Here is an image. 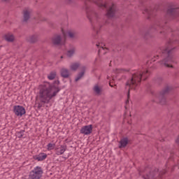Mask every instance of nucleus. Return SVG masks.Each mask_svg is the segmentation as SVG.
<instances>
[{"label":"nucleus","mask_w":179,"mask_h":179,"mask_svg":"<svg viewBox=\"0 0 179 179\" xmlns=\"http://www.w3.org/2000/svg\"><path fill=\"white\" fill-rule=\"evenodd\" d=\"M68 36L70 38H75V34L72 31H69Z\"/></svg>","instance_id":"obj_31"},{"label":"nucleus","mask_w":179,"mask_h":179,"mask_svg":"<svg viewBox=\"0 0 179 179\" xmlns=\"http://www.w3.org/2000/svg\"><path fill=\"white\" fill-rule=\"evenodd\" d=\"M117 73L120 72H129L130 69H116Z\"/></svg>","instance_id":"obj_30"},{"label":"nucleus","mask_w":179,"mask_h":179,"mask_svg":"<svg viewBox=\"0 0 179 179\" xmlns=\"http://www.w3.org/2000/svg\"><path fill=\"white\" fill-rule=\"evenodd\" d=\"M24 132L25 130H21L20 131H17L15 133L16 136H17V138H23V135H24Z\"/></svg>","instance_id":"obj_27"},{"label":"nucleus","mask_w":179,"mask_h":179,"mask_svg":"<svg viewBox=\"0 0 179 179\" xmlns=\"http://www.w3.org/2000/svg\"><path fill=\"white\" fill-rule=\"evenodd\" d=\"M33 159L38 162H43V160H45V159H47V154L41 152L39 155H34Z\"/></svg>","instance_id":"obj_15"},{"label":"nucleus","mask_w":179,"mask_h":179,"mask_svg":"<svg viewBox=\"0 0 179 179\" xmlns=\"http://www.w3.org/2000/svg\"><path fill=\"white\" fill-rule=\"evenodd\" d=\"M65 85H64L63 87H60L61 89H64Z\"/></svg>","instance_id":"obj_38"},{"label":"nucleus","mask_w":179,"mask_h":179,"mask_svg":"<svg viewBox=\"0 0 179 179\" xmlns=\"http://www.w3.org/2000/svg\"><path fill=\"white\" fill-rule=\"evenodd\" d=\"M92 132H93V124L83 126L80 130V134L83 135H90Z\"/></svg>","instance_id":"obj_12"},{"label":"nucleus","mask_w":179,"mask_h":179,"mask_svg":"<svg viewBox=\"0 0 179 179\" xmlns=\"http://www.w3.org/2000/svg\"><path fill=\"white\" fill-rule=\"evenodd\" d=\"M75 48H73L72 49L68 50L67 57H69V58H72V57H73V55L75 54Z\"/></svg>","instance_id":"obj_26"},{"label":"nucleus","mask_w":179,"mask_h":179,"mask_svg":"<svg viewBox=\"0 0 179 179\" xmlns=\"http://www.w3.org/2000/svg\"><path fill=\"white\" fill-rule=\"evenodd\" d=\"M139 173H145V176H143L144 179H156L159 174V169L150 165L146 166L144 170L140 171Z\"/></svg>","instance_id":"obj_5"},{"label":"nucleus","mask_w":179,"mask_h":179,"mask_svg":"<svg viewBox=\"0 0 179 179\" xmlns=\"http://www.w3.org/2000/svg\"><path fill=\"white\" fill-rule=\"evenodd\" d=\"M60 83H61V82L59 81V80H55L53 82V83H52L50 85H55H55H57L56 86H59Z\"/></svg>","instance_id":"obj_33"},{"label":"nucleus","mask_w":179,"mask_h":179,"mask_svg":"<svg viewBox=\"0 0 179 179\" xmlns=\"http://www.w3.org/2000/svg\"><path fill=\"white\" fill-rule=\"evenodd\" d=\"M140 6H144V10H143V15H147V19L150 20L152 17L156 16V12H157L158 8L149 7L145 0H141Z\"/></svg>","instance_id":"obj_6"},{"label":"nucleus","mask_w":179,"mask_h":179,"mask_svg":"<svg viewBox=\"0 0 179 179\" xmlns=\"http://www.w3.org/2000/svg\"><path fill=\"white\" fill-rule=\"evenodd\" d=\"M114 86H115V87H116V86H117V85H115Z\"/></svg>","instance_id":"obj_45"},{"label":"nucleus","mask_w":179,"mask_h":179,"mask_svg":"<svg viewBox=\"0 0 179 179\" xmlns=\"http://www.w3.org/2000/svg\"><path fill=\"white\" fill-rule=\"evenodd\" d=\"M109 86H110V87H114V85H111V83H109Z\"/></svg>","instance_id":"obj_37"},{"label":"nucleus","mask_w":179,"mask_h":179,"mask_svg":"<svg viewBox=\"0 0 179 179\" xmlns=\"http://www.w3.org/2000/svg\"><path fill=\"white\" fill-rule=\"evenodd\" d=\"M79 66H80V64H79V63H73V64H72L71 65L70 69L71 71H78V69L79 68Z\"/></svg>","instance_id":"obj_24"},{"label":"nucleus","mask_w":179,"mask_h":179,"mask_svg":"<svg viewBox=\"0 0 179 179\" xmlns=\"http://www.w3.org/2000/svg\"><path fill=\"white\" fill-rule=\"evenodd\" d=\"M162 82H163V78H157L156 83H157V85H162Z\"/></svg>","instance_id":"obj_32"},{"label":"nucleus","mask_w":179,"mask_h":179,"mask_svg":"<svg viewBox=\"0 0 179 179\" xmlns=\"http://www.w3.org/2000/svg\"><path fill=\"white\" fill-rule=\"evenodd\" d=\"M176 143H178V144H179V136H178V138H177V140H176Z\"/></svg>","instance_id":"obj_36"},{"label":"nucleus","mask_w":179,"mask_h":179,"mask_svg":"<svg viewBox=\"0 0 179 179\" xmlns=\"http://www.w3.org/2000/svg\"><path fill=\"white\" fill-rule=\"evenodd\" d=\"M174 44H179L178 39L170 38L166 43L165 48H161L159 49V54L164 59L159 62L160 65H164L166 68H173V62H174V50L176 47Z\"/></svg>","instance_id":"obj_1"},{"label":"nucleus","mask_w":179,"mask_h":179,"mask_svg":"<svg viewBox=\"0 0 179 179\" xmlns=\"http://www.w3.org/2000/svg\"><path fill=\"white\" fill-rule=\"evenodd\" d=\"M155 58H159V55L155 56Z\"/></svg>","instance_id":"obj_39"},{"label":"nucleus","mask_w":179,"mask_h":179,"mask_svg":"<svg viewBox=\"0 0 179 179\" xmlns=\"http://www.w3.org/2000/svg\"><path fill=\"white\" fill-rule=\"evenodd\" d=\"M61 41H62L61 35H57L52 38V43L54 44V45H61Z\"/></svg>","instance_id":"obj_16"},{"label":"nucleus","mask_w":179,"mask_h":179,"mask_svg":"<svg viewBox=\"0 0 179 179\" xmlns=\"http://www.w3.org/2000/svg\"><path fill=\"white\" fill-rule=\"evenodd\" d=\"M4 39L6 41H8V43H13L15 41V36L13 34H6Z\"/></svg>","instance_id":"obj_21"},{"label":"nucleus","mask_w":179,"mask_h":179,"mask_svg":"<svg viewBox=\"0 0 179 179\" xmlns=\"http://www.w3.org/2000/svg\"><path fill=\"white\" fill-rule=\"evenodd\" d=\"M57 76V72L56 71H51L49 75L48 76V79L49 80H54L55 79V77Z\"/></svg>","instance_id":"obj_25"},{"label":"nucleus","mask_w":179,"mask_h":179,"mask_svg":"<svg viewBox=\"0 0 179 179\" xmlns=\"http://www.w3.org/2000/svg\"><path fill=\"white\" fill-rule=\"evenodd\" d=\"M38 41V36L36 34L29 36L27 38V41H28V43H29L30 44H34L37 43Z\"/></svg>","instance_id":"obj_18"},{"label":"nucleus","mask_w":179,"mask_h":179,"mask_svg":"<svg viewBox=\"0 0 179 179\" xmlns=\"http://www.w3.org/2000/svg\"><path fill=\"white\" fill-rule=\"evenodd\" d=\"M60 75L64 79H68L71 74H69V70L68 69L63 68L60 70Z\"/></svg>","instance_id":"obj_17"},{"label":"nucleus","mask_w":179,"mask_h":179,"mask_svg":"<svg viewBox=\"0 0 179 179\" xmlns=\"http://www.w3.org/2000/svg\"><path fill=\"white\" fill-rule=\"evenodd\" d=\"M126 103H129V101L127 100V101H126Z\"/></svg>","instance_id":"obj_40"},{"label":"nucleus","mask_w":179,"mask_h":179,"mask_svg":"<svg viewBox=\"0 0 179 179\" xmlns=\"http://www.w3.org/2000/svg\"><path fill=\"white\" fill-rule=\"evenodd\" d=\"M86 73V67L83 66L81 72L78 73L77 77L75 78V82H79L83 76H85V73Z\"/></svg>","instance_id":"obj_19"},{"label":"nucleus","mask_w":179,"mask_h":179,"mask_svg":"<svg viewBox=\"0 0 179 179\" xmlns=\"http://www.w3.org/2000/svg\"><path fill=\"white\" fill-rule=\"evenodd\" d=\"M48 150H52L54 149V148H55V144H52L51 143L48 144Z\"/></svg>","instance_id":"obj_29"},{"label":"nucleus","mask_w":179,"mask_h":179,"mask_svg":"<svg viewBox=\"0 0 179 179\" xmlns=\"http://www.w3.org/2000/svg\"><path fill=\"white\" fill-rule=\"evenodd\" d=\"M88 1L94 2V3H96V5H97V6H99V8H102L103 9H107V3H103L101 0H86V1H85V4L87 11L89 10V6H87ZM64 3H66V5H71V3H73V0H64Z\"/></svg>","instance_id":"obj_8"},{"label":"nucleus","mask_w":179,"mask_h":179,"mask_svg":"<svg viewBox=\"0 0 179 179\" xmlns=\"http://www.w3.org/2000/svg\"><path fill=\"white\" fill-rule=\"evenodd\" d=\"M148 73H149V71L148 70H146L145 71L134 73L132 74L131 78L127 81L126 86H129V87L127 92L128 100H129V97H131V89L136 90V87L141 85V82H142V79L143 80H146V79H148Z\"/></svg>","instance_id":"obj_3"},{"label":"nucleus","mask_w":179,"mask_h":179,"mask_svg":"<svg viewBox=\"0 0 179 179\" xmlns=\"http://www.w3.org/2000/svg\"><path fill=\"white\" fill-rule=\"evenodd\" d=\"M94 92H95L96 94H100V93H101V88L99 87V85H95L94 87Z\"/></svg>","instance_id":"obj_28"},{"label":"nucleus","mask_w":179,"mask_h":179,"mask_svg":"<svg viewBox=\"0 0 179 179\" xmlns=\"http://www.w3.org/2000/svg\"><path fill=\"white\" fill-rule=\"evenodd\" d=\"M129 143V140L127 137H124L122 138L119 142V149H124V148H127V145Z\"/></svg>","instance_id":"obj_14"},{"label":"nucleus","mask_w":179,"mask_h":179,"mask_svg":"<svg viewBox=\"0 0 179 179\" xmlns=\"http://www.w3.org/2000/svg\"><path fill=\"white\" fill-rule=\"evenodd\" d=\"M116 12L117 7L115 4H112L109 9L107 10L106 16H108V17H114Z\"/></svg>","instance_id":"obj_13"},{"label":"nucleus","mask_w":179,"mask_h":179,"mask_svg":"<svg viewBox=\"0 0 179 179\" xmlns=\"http://www.w3.org/2000/svg\"><path fill=\"white\" fill-rule=\"evenodd\" d=\"M152 61H153V62H155V60H152Z\"/></svg>","instance_id":"obj_44"},{"label":"nucleus","mask_w":179,"mask_h":179,"mask_svg":"<svg viewBox=\"0 0 179 179\" xmlns=\"http://www.w3.org/2000/svg\"><path fill=\"white\" fill-rule=\"evenodd\" d=\"M64 160H66V159H68L69 157V155L65 156V157H62Z\"/></svg>","instance_id":"obj_35"},{"label":"nucleus","mask_w":179,"mask_h":179,"mask_svg":"<svg viewBox=\"0 0 179 179\" xmlns=\"http://www.w3.org/2000/svg\"><path fill=\"white\" fill-rule=\"evenodd\" d=\"M87 17L90 20V22L92 23V22H93V17H94L95 19H99V14H97V13H92V15H90V14L87 13Z\"/></svg>","instance_id":"obj_23"},{"label":"nucleus","mask_w":179,"mask_h":179,"mask_svg":"<svg viewBox=\"0 0 179 179\" xmlns=\"http://www.w3.org/2000/svg\"><path fill=\"white\" fill-rule=\"evenodd\" d=\"M59 92H61V87L59 86L51 85L49 82H44L39 85V101L44 104H48Z\"/></svg>","instance_id":"obj_2"},{"label":"nucleus","mask_w":179,"mask_h":179,"mask_svg":"<svg viewBox=\"0 0 179 179\" xmlns=\"http://www.w3.org/2000/svg\"><path fill=\"white\" fill-rule=\"evenodd\" d=\"M166 17L168 18L169 20H173L174 19H179V8H176L173 5V3H170L168 6Z\"/></svg>","instance_id":"obj_7"},{"label":"nucleus","mask_w":179,"mask_h":179,"mask_svg":"<svg viewBox=\"0 0 179 179\" xmlns=\"http://www.w3.org/2000/svg\"><path fill=\"white\" fill-rule=\"evenodd\" d=\"M13 113L17 117H23L26 114V109L24 107L18 105L13 106Z\"/></svg>","instance_id":"obj_11"},{"label":"nucleus","mask_w":179,"mask_h":179,"mask_svg":"<svg viewBox=\"0 0 179 179\" xmlns=\"http://www.w3.org/2000/svg\"><path fill=\"white\" fill-rule=\"evenodd\" d=\"M66 148L67 147H66V144L61 145L60 148H59L56 150V155H57V156L64 155V153H65V151L66 150Z\"/></svg>","instance_id":"obj_20"},{"label":"nucleus","mask_w":179,"mask_h":179,"mask_svg":"<svg viewBox=\"0 0 179 179\" xmlns=\"http://www.w3.org/2000/svg\"><path fill=\"white\" fill-rule=\"evenodd\" d=\"M41 107H44V103H38V108L40 110V108H41Z\"/></svg>","instance_id":"obj_34"},{"label":"nucleus","mask_w":179,"mask_h":179,"mask_svg":"<svg viewBox=\"0 0 179 179\" xmlns=\"http://www.w3.org/2000/svg\"><path fill=\"white\" fill-rule=\"evenodd\" d=\"M96 47H99V44H96Z\"/></svg>","instance_id":"obj_42"},{"label":"nucleus","mask_w":179,"mask_h":179,"mask_svg":"<svg viewBox=\"0 0 179 179\" xmlns=\"http://www.w3.org/2000/svg\"><path fill=\"white\" fill-rule=\"evenodd\" d=\"M170 92H171V87L169 86H166L162 89V91H160L157 95V99L159 101V103L164 106V104H166L167 101V96L169 94H170Z\"/></svg>","instance_id":"obj_9"},{"label":"nucleus","mask_w":179,"mask_h":179,"mask_svg":"<svg viewBox=\"0 0 179 179\" xmlns=\"http://www.w3.org/2000/svg\"><path fill=\"white\" fill-rule=\"evenodd\" d=\"M4 1H6V0H4Z\"/></svg>","instance_id":"obj_46"},{"label":"nucleus","mask_w":179,"mask_h":179,"mask_svg":"<svg viewBox=\"0 0 179 179\" xmlns=\"http://www.w3.org/2000/svg\"><path fill=\"white\" fill-rule=\"evenodd\" d=\"M60 58H62H62H64V56H61V57H60Z\"/></svg>","instance_id":"obj_41"},{"label":"nucleus","mask_w":179,"mask_h":179,"mask_svg":"<svg viewBox=\"0 0 179 179\" xmlns=\"http://www.w3.org/2000/svg\"><path fill=\"white\" fill-rule=\"evenodd\" d=\"M43 168L41 166H36L32 171L29 172V178L31 179H41L43 177Z\"/></svg>","instance_id":"obj_10"},{"label":"nucleus","mask_w":179,"mask_h":179,"mask_svg":"<svg viewBox=\"0 0 179 179\" xmlns=\"http://www.w3.org/2000/svg\"><path fill=\"white\" fill-rule=\"evenodd\" d=\"M162 28H163L164 31H160L161 34H162V33H164V34H166V33H169V31H173V30L171 28H168V31H166V30H167V27H164L162 22L157 21L155 22V24L152 26L150 28V29L144 34V38L145 40H148V38H149L150 37H152L150 32H152L155 30H157L158 29H162Z\"/></svg>","instance_id":"obj_4"},{"label":"nucleus","mask_w":179,"mask_h":179,"mask_svg":"<svg viewBox=\"0 0 179 179\" xmlns=\"http://www.w3.org/2000/svg\"><path fill=\"white\" fill-rule=\"evenodd\" d=\"M23 22H28L29 19H30V12L27 10L23 11Z\"/></svg>","instance_id":"obj_22"},{"label":"nucleus","mask_w":179,"mask_h":179,"mask_svg":"<svg viewBox=\"0 0 179 179\" xmlns=\"http://www.w3.org/2000/svg\"><path fill=\"white\" fill-rule=\"evenodd\" d=\"M167 22H164V24H166Z\"/></svg>","instance_id":"obj_43"}]
</instances>
